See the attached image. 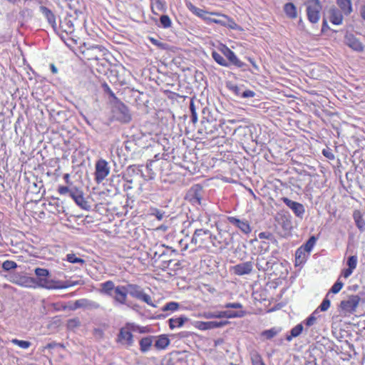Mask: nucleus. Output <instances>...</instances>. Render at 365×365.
<instances>
[{"instance_id": "f257e3e1", "label": "nucleus", "mask_w": 365, "mask_h": 365, "mask_svg": "<svg viewBox=\"0 0 365 365\" xmlns=\"http://www.w3.org/2000/svg\"><path fill=\"white\" fill-rule=\"evenodd\" d=\"M210 242H212V246L219 249L227 246L226 240H217V236H215L210 230L206 229L196 230L191 240L192 244L198 250L207 249Z\"/></svg>"}, {"instance_id": "f03ea898", "label": "nucleus", "mask_w": 365, "mask_h": 365, "mask_svg": "<svg viewBox=\"0 0 365 365\" xmlns=\"http://www.w3.org/2000/svg\"><path fill=\"white\" fill-rule=\"evenodd\" d=\"M35 274L36 275V278H34V287H41L46 289H63L67 288L68 287L72 286L73 284H71L69 281L65 282H54L53 280H50L48 277L50 275L49 271L44 268H36L35 269Z\"/></svg>"}, {"instance_id": "7ed1b4c3", "label": "nucleus", "mask_w": 365, "mask_h": 365, "mask_svg": "<svg viewBox=\"0 0 365 365\" xmlns=\"http://www.w3.org/2000/svg\"><path fill=\"white\" fill-rule=\"evenodd\" d=\"M86 8L83 9H75L73 14L67 13L66 16L60 20L59 29L66 34H72L75 31V21H76L79 16H81L84 26H86V20L85 19Z\"/></svg>"}, {"instance_id": "20e7f679", "label": "nucleus", "mask_w": 365, "mask_h": 365, "mask_svg": "<svg viewBox=\"0 0 365 365\" xmlns=\"http://www.w3.org/2000/svg\"><path fill=\"white\" fill-rule=\"evenodd\" d=\"M322 5L319 0H307L306 3V14L308 21L312 24L319 22L321 17Z\"/></svg>"}, {"instance_id": "39448f33", "label": "nucleus", "mask_w": 365, "mask_h": 365, "mask_svg": "<svg viewBox=\"0 0 365 365\" xmlns=\"http://www.w3.org/2000/svg\"><path fill=\"white\" fill-rule=\"evenodd\" d=\"M135 331V325L127 324L125 327L120 328L117 336V342L120 343L122 346L130 347L133 344V331Z\"/></svg>"}, {"instance_id": "423d86ee", "label": "nucleus", "mask_w": 365, "mask_h": 365, "mask_svg": "<svg viewBox=\"0 0 365 365\" xmlns=\"http://www.w3.org/2000/svg\"><path fill=\"white\" fill-rule=\"evenodd\" d=\"M210 16H215L217 18H211L210 24H216L234 30L239 29V26L236 24L235 21L227 15L222 14V13H217V11H213L212 13H210Z\"/></svg>"}, {"instance_id": "0eeeda50", "label": "nucleus", "mask_w": 365, "mask_h": 365, "mask_svg": "<svg viewBox=\"0 0 365 365\" xmlns=\"http://www.w3.org/2000/svg\"><path fill=\"white\" fill-rule=\"evenodd\" d=\"M127 288L128 294L133 298L143 301L151 307H155L152 297L149 294H145L140 286L137 284H128Z\"/></svg>"}, {"instance_id": "6e6552de", "label": "nucleus", "mask_w": 365, "mask_h": 365, "mask_svg": "<svg viewBox=\"0 0 365 365\" xmlns=\"http://www.w3.org/2000/svg\"><path fill=\"white\" fill-rule=\"evenodd\" d=\"M203 192L202 186L198 184L194 185L187 192L185 199L192 205H202Z\"/></svg>"}, {"instance_id": "1a4fd4ad", "label": "nucleus", "mask_w": 365, "mask_h": 365, "mask_svg": "<svg viewBox=\"0 0 365 365\" xmlns=\"http://www.w3.org/2000/svg\"><path fill=\"white\" fill-rule=\"evenodd\" d=\"M4 277L11 283L24 287H34V277L21 275L19 273H14Z\"/></svg>"}, {"instance_id": "9d476101", "label": "nucleus", "mask_w": 365, "mask_h": 365, "mask_svg": "<svg viewBox=\"0 0 365 365\" xmlns=\"http://www.w3.org/2000/svg\"><path fill=\"white\" fill-rule=\"evenodd\" d=\"M217 126L216 122L210 121L208 120H202L201 126L199 129V133L202 135H206L207 137L210 136L212 140L218 138V135L216 134L217 131Z\"/></svg>"}, {"instance_id": "9b49d317", "label": "nucleus", "mask_w": 365, "mask_h": 365, "mask_svg": "<svg viewBox=\"0 0 365 365\" xmlns=\"http://www.w3.org/2000/svg\"><path fill=\"white\" fill-rule=\"evenodd\" d=\"M110 168L106 160H99L96 164L95 180L98 183L102 182L109 175Z\"/></svg>"}, {"instance_id": "f8f14e48", "label": "nucleus", "mask_w": 365, "mask_h": 365, "mask_svg": "<svg viewBox=\"0 0 365 365\" xmlns=\"http://www.w3.org/2000/svg\"><path fill=\"white\" fill-rule=\"evenodd\" d=\"M344 43L346 46L356 52L361 53L364 51V46L361 41L353 34H347L344 36Z\"/></svg>"}, {"instance_id": "ddd939ff", "label": "nucleus", "mask_w": 365, "mask_h": 365, "mask_svg": "<svg viewBox=\"0 0 365 365\" xmlns=\"http://www.w3.org/2000/svg\"><path fill=\"white\" fill-rule=\"evenodd\" d=\"M283 202L292 210L294 215L299 218H303L304 215V205L301 202L293 201L288 197H284L282 198Z\"/></svg>"}, {"instance_id": "4468645a", "label": "nucleus", "mask_w": 365, "mask_h": 365, "mask_svg": "<svg viewBox=\"0 0 365 365\" xmlns=\"http://www.w3.org/2000/svg\"><path fill=\"white\" fill-rule=\"evenodd\" d=\"M360 298L357 295H352L346 300H342L340 302V307L344 312L354 313L359 305Z\"/></svg>"}, {"instance_id": "2eb2a0df", "label": "nucleus", "mask_w": 365, "mask_h": 365, "mask_svg": "<svg viewBox=\"0 0 365 365\" xmlns=\"http://www.w3.org/2000/svg\"><path fill=\"white\" fill-rule=\"evenodd\" d=\"M116 102L118 112V119L124 123H130L132 120V115L130 113L129 108L119 99L116 101Z\"/></svg>"}, {"instance_id": "dca6fc26", "label": "nucleus", "mask_w": 365, "mask_h": 365, "mask_svg": "<svg viewBox=\"0 0 365 365\" xmlns=\"http://www.w3.org/2000/svg\"><path fill=\"white\" fill-rule=\"evenodd\" d=\"M227 220L244 234L248 235L252 232L251 226L247 220H241L235 217H227Z\"/></svg>"}, {"instance_id": "f3484780", "label": "nucleus", "mask_w": 365, "mask_h": 365, "mask_svg": "<svg viewBox=\"0 0 365 365\" xmlns=\"http://www.w3.org/2000/svg\"><path fill=\"white\" fill-rule=\"evenodd\" d=\"M328 17L332 24L339 26L343 24L344 16L336 6H332L328 11Z\"/></svg>"}, {"instance_id": "a211bd4d", "label": "nucleus", "mask_w": 365, "mask_h": 365, "mask_svg": "<svg viewBox=\"0 0 365 365\" xmlns=\"http://www.w3.org/2000/svg\"><path fill=\"white\" fill-rule=\"evenodd\" d=\"M225 307L240 309L239 311H226L227 319L241 318L245 315V311L242 309V305L240 302H229L225 305Z\"/></svg>"}, {"instance_id": "6ab92c4d", "label": "nucleus", "mask_w": 365, "mask_h": 365, "mask_svg": "<svg viewBox=\"0 0 365 365\" xmlns=\"http://www.w3.org/2000/svg\"><path fill=\"white\" fill-rule=\"evenodd\" d=\"M337 8L346 17L349 16L354 11V6L351 0H335Z\"/></svg>"}, {"instance_id": "aec40b11", "label": "nucleus", "mask_w": 365, "mask_h": 365, "mask_svg": "<svg viewBox=\"0 0 365 365\" xmlns=\"http://www.w3.org/2000/svg\"><path fill=\"white\" fill-rule=\"evenodd\" d=\"M357 264L358 257L356 255L350 256L347 258L346 265L348 267L341 271V275L344 279H347V277L352 274L354 270L356 268Z\"/></svg>"}, {"instance_id": "412c9836", "label": "nucleus", "mask_w": 365, "mask_h": 365, "mask_svg": "<svg viewBox=\"0 0 365 365\" xmlns=\"http://www.w3.org/2000/svg\"><path fill=\"white\" fill-rule=\"evenodd\" d=\"M220 51H221L222 53L228 59V61L231 63H232L240 68L244 65V63L239 60V58H237L236 54L226 46H222L220 48Z\"/></svg>"}, {"instance_id": "4be33fe9", "label": "nucleus", "mask_w": 365, "mask_h": 365, "mask_svg": "<svg viewBox=\"0 0 365 365\" xmlns=\"http://www.w3.org/2000/svg\"><path fill=\"white\" fill-rule=\"evenodd\" d=\"M253 269V264L252 262H245L235 265L232 270L237 275H243L250 274Z\"/></svg>"}, {"instance_id": "5701e85b", "label": "nucleus", "mask_w": 365, "mask_h": 365, "mask_svg": "<svg viewBox=\"0 0 365 365\" xmlns=\"http://www.w3.org/2000/svg\"><path fill=\"white\" fill-rule=\"evenodd\" d=\"M170 344V339L167 334H160L155 336L154 347L158 351L165 350Z\"/></svg>"}, {"instance_id": "b1692460", "label": "nucleus", "mask_w": 365, "mask_h": 365, "mask_svg": "<svg viewBox=\"0 0 365 365\" xmlns=\"http://www.w3.org/2000/svg\"><path fill=\"white\" fill-rule=\"evenodd\" d=\"M128 294L127 286H118L114 289V299L120 304H125Z\"/></svg>"}, {"instance_id": "393cba45", "label": "nucleus", "mask_w": 365, "mask_h": 365, "mask_svg": "<svg viewBox=\"0 0 365 365\" xmlns=\"http://www.w3.org/2000/svg\"><path fill=\"white\" fill-rule=\"evenodd\" d=\"M39 9L47 19L48 23L52 26L53 29L57 31L58 26L56 22V16L51 10L44 6H41Z\"/></svg>"}, {"instance_id": "a878e982", "label": "nucleus", "mask_w": 365, "mask_h": 365, "mask_svg": "<svg viewBox=\"0 0 365 365\" xmlns=\"http://www.w3.org/2000/svg\"><path fill=\"white\" fill-rule=\"evenodd\" d=\"M150 8L152 13L158 16L159 12H165L167 3L165 0H150Z\"/></svg>"}, {"instance_id": "bb28decb", "label": "nucleus", "mask_w": 365, "mask_h": 365, "mask_svg": "<svg viewBox=\"0 0 365 365\" xmlns=\"http://www.w3.org/2000/svg\"><path fill=\"white\" fill-rule=\"evenodd\" d=\"M283 9L285 15L290 19H296L298 17L297 8L292 2H287L284 4Z\"/></svg>"}, {"instance_id": "cd10ccee", "label": "nucleus", "mask_w": 365, "mask_h": 365, "mask_svg": "<svg viewBox=\"0 0 365 365\" xmlns=\"http://www.w3.org/2000/svg\"><path fill=\"white\" fill-rule=\"evenodd\" d=\"M79 58L85 64H87L91 59V50L87 47L86 43L79 47Z\"/></svg>"}, {"instance_id": "c85d7f7f", "label": "nucleus", "mask_w": 365, "mask_h": 365, "mask_svg": "<svg viewBox=\"0 0 365 365\" xmlns=\"http://www.w3.org/2000/svg\"><path fill=\"white\" fill-rule=\"evenodd\" d=\"M353 218L358 229L361 231H364L365 229V221L361 211L360 210H354L353 212Z\"/></svg>"}, {"instance_id": "c756f323", "label": "nucleus", "mask_w": 365, "mask_h": 365, "mask_svg": "<svg viewBox=\"0 0 365 365\" xmlns=\"http://www.w3.org/2000/svg\"><path fill=\"white\" fill-rule=\"evenodd\" d=\"M153 336H148L140 339L139 344L141 352L146 353L150 351L153 344Z\"/></svg>"}, {"instance_id": "7c9ffc66", "label": "nucleus", "mask_w": 365, "mask_h": 365, "mask_svg": "<svg viewBox=\"0 0 365 365\" xmlns=\"http://www.w3.org/2000/svg\"><path fill=\"white\" fill-rule=\"evenodd\" d=\"M309 255V253L305 251L304 248L300 247L297 249L295 253V264L301 265L304 264Z\"/></svg>"}, {"instance_id": "2f4dec72", "label": "nucleus", "mask_w": 365, "mask_h": 365, "mask_svg": "<svg viewBox=\"0 0 365 365\" xmlns=\"http://www.w3.org/2000/svg\"><path fill=\"white\" fill-rule=\"evenodd\" d=\"M71 197L73 198L75 202L83 209H88L90 207L88 202L84 200L81 195L76 194L75 192H71Z\"/></svg>"}, {"instance_id": "473e14b6", "label": "nucleus", "mask_w": 365, "mask_h": 365, "mask_svg": "<svg viewBox=\"0 0 365 365\" xmlns=\"http://www.w3.org/2000/svg\"><path fill=\"white\" fill-rule=\"evenodd\" d=\"M187 320V319L185 317L171 318L169 320L170 328L174 329L175 328L181 327Z\"/></svg>"}, {"instance_id": "72a5a7b5", "label": "nucleus", "mask_w": 365, "mask_h": 365, "mask_svg": "<svg viewBox=\"0 0 365 365\" xmlns=\"http://www.w3.org/2000/svg\"><path fill=\"white\" fill-rule=\"evenodd\" d=\"M302 331H303V325L302 324H299L291 329L290 334L287 335L286 339L289 341L294 337L299 336Z\"/></svg>"}, {"instance_id": "f704fd0d", "label": "nucleus", "mask_w": 365, "mask_h": 365, "mask_svg": "<svg viewBox=\"0 0 365 365\" xmlns=\"http://www.w3.org/2000/svg\"><path fill=\"white\" fill-rule=\"evenodd\" d=\"M317 240V237L314 235L311 236L305 242V244H302L301 246L305 251H307L309 254L312 250L314 247L316 245Z\"/></svg>"}, {"instance_id": "c9c22d12", "label": "nucleus", "mask_w": 365, "mask_h": 365, "mask_svg": "<svg viewBox=\"0 0 365 365\" xmlns=\"http://www.w3.org/2000/svg\"><path fill=\"white\" fill-rule=\"evenodd\" d=\"M252 365H266L262 356L257 351H252L250 354Z\"/></svg>"}, {"instance_id": "e433bc0d", "label": "nucleus", "mask_w": 365, "mask_h": 365, "mask_svg": "<svg viewBox=\"0 0 365 365\" xmlns=\"http://www.w3.org/2000/svg\"><path fill=\"white\" fill-rule=\"evenodd\" d=\"M212 58L216 63L222 66H228L229 63L223 58V56L217 51H212L211 53Z\"/></svg>"}, {"instance_id": "4c0bfd02", "label": "nucleus", "mask_w": 365, "mask_h": 365, "mask_svg": "<svg viewBox=\"0 0 365 365\" xmlns=\"http://www.w3.org/2000/svg\"><path fill=\"white\" fill-rule=\"evenodd\" d=\"M318 314V312H317V309H315L312 314L309 316L304 322V324L306 327H311L312 325H314L316 322H317V315Z\"/></svg>"}, {"instance_id": "58836bf2", "label": "nucleus", "mask_w": 365, "mask_h": 365, "mask_svg": "<svg viewBox=\"0 0 365 365\" xmlns=\"http://www.w3.org/2000/svg\"><path fill=\"white\" fill-rule=\"evenodd\" d=\"M179 308V304L175 302H170L162 308L163 312H175Z\"/></svg>"}, {"instance_id": "ea45409f", "label": "nucleus", "mask_w": 365, "mask_h": 365, "mask_svg": "<svg viewBox=\"0 0 365 365\" xmlns=\"http://www.w3.org/2000/svg\"><path fill=\"white\" fill-rule=\"evenodd\" d=\"M186 5H187V7L188 8V9L190 11H192L193 14H195V16H197L200 18L201 16H202L204 9L197 7L196 6L192 4L191 2L187 3Z\"/></svg>"}, {"instance_id": "a19ab883", "label": "nucleus", "mask_w": 365, "mask_h": 365, "mask_svg": "<svg viewBox=\"0 0 365 365\" xmlns=\"http://www.w3.org/2000/svg\"><path fill=\"white\" fill-rule=\"evenodd\" d=\"M1 267L4 271L9 272L15 269L18 265L14 261L6 260L2 263Z\"/></svg>"}, {"instance_id": "79ce46f5", "label": "nucleus", "mask_w": 365, "mask_h": 365, "mask_svg": "<svg viewBox=\"0 0 365 365\" xmlns=\"http://www.w3.org/2000/svg\"><path fill=\"white\" fill-rule=\"evenodd\" d=\"M279 332L276 328H271L269 329L264 330L262 332L261 335L267 339H272Z\"/></svg>"}, {"instance_id": "37998d69", "label": "nucleus", "mask_w": 365, "mask_h": 365, "mask_svg": "<svg viewBox=\"0 0 365 365\" xmlns=\"http://www.w3.org/2000/svg\"><path fill=\"white\" fill-rule=\"evenodd\" d=\"M66 259L69 264L79 263L82 265L84 263V260L80 257H76L75 254H68L66 255Z\"/></svg>"}, {"instance_id": "c03bdc74", "label": "nucleus", "mask_w": 365, "mask_h": 365, "mask_svg": "<svg viewBox=\"0 0 365 365\" xmlns=\"http://www.w3.org/2000/svg\"><path fill=\"white\" fill-rule=\"evenodd\" d=\"M331 302L328 299V294L327 297L323 299L321 304L316 309H317V313H319V309H320L321 312H327L328 309L330 307Z\"/></svg>"}, {"instance_id": "a18cd8bd", "label": "nucleus", "mask_w": 365, "mask_h": 365, "mask_svg": "<svg viewBox=\"0 0 365 365\" xmlns=\"http://www.w3.org/2000/svg\"><path fill=\"white\" fill-rule=\"evenodd\" d=\"M66 325L68 329L74 330L81 325V322L78 318H73L67 321Z\"/></svg>"}, {"instance_id": "49530a36", "label": "nucleus", "mask_w": 365, "mask_h": 365, "mask_svg": "<svg viewBox=\"0 0 365 365\" xmlns=\"http://www.w3.org/2000/svg\"><path fill=\"white\" fill-rule=\"evenodd\" d=\"M190 110L191 112V120L193 123H196L198 120L197 113L196 111L195 105L193 101H190Z\"/></svg>"}, {"instance_id": "de8ad7c7", "label": "nucleus", "mask_w": 365, "mask_h": 365, "mask_svg": "<svg viewBox=\"0 0 365 365\" xmlns=\"http://www.w3.org/2000/svg\"><path fill=\"white\" fill-rule=\"evenodd\" d=\"M160 21L164 29H168L172 26V20L168 15L161 16Z\"/></svg>"}, {"instance_id": "09e8293b", "label": "nucleus", "mask_w": 365, "mask_h": 365, "mask_svg": "<svg viewBox=\"0 0 365 365\" xmlns=\"http://www.w3.org/2000/svg\"><path fill=\"white\" fill-rule=\"evenodd\" d=\"M11 343L18 345L22 349H28L31 345V343L29 341L19 340L17 339H13Z\"/></svg>"}, {"instance_id": "8fccbe9b", "label": "nucleus", "mask_w": 365, "mask_h": 365, "mask_svg": "<svg viewBox=\"0 0 365 365\" xmlns=\"http://www.w3.org/2000/svg\"><path fill=\"white\" fill-rule=\"evenodd\" d=\"M102 290L107 293L110 294V291L114 290V284L111 281L106 282L101 284Z\"/></svg>"}, {"instance_id": "3c124183", "label": "nucleus", "mask_w": 365, "mask_h": 365, "mask_svg": "<svg viewBox=\"0 0 365 365\" xmlns=\"http://www.w3.org/2000/svg\"><path fill=\"white\" fill-rule=\"evenodd\" d=\"M228 322H208L205 323V329H213L226 325Z\"/></svg>"}, {"instance_id": "603ef678", "label": "nucleus", "mask_w": 365, "mask_h": 365, "mask_svg": "<svg viewBox=\"0 0 365 365\" xmlns=\"http://www.w3.org/2000/svg\"><path fill=\"white\" fill-rule=\"evenodd\" d=\"M344 283L338 279L330 289V292L337 294L343 287Z\"/></svg>"}, {"instance_id": "864d4df0", "label": "nucleus", "mask_w": 365, "mask_h": 365, "mask_svg": "<svg viewBox=\"0 0 365 365\" xmlns=\"http://www.w3.org/2000/svg\"><path fill=\"white\" fill-rule=\"evenodd\" d=\"M102 86L104 89V91L110 96V98H111L113 100H114L115 101L118 100V98L115 96L114 93L110 90V88H109V86H108V84L106 83H103Z\"/></svg>"}, {"instance_id": "5fc2aeb1", "label": "nucleus", "mask_w": 365, "mask_h": 365, "mask_svg": "<svg viewBox=\"0 0 365 365\" xmlns=\"http://www.w3.org/2000/svg\"><path fill=\"white\" fill-rule=\"evenodd\" d=\"M322 154L329 160H334V154L330 148L324 149L322 150Z\"/></svg>"}, {"instance_id": "6e6d98bb", "label": "nucleus", "mask_w": 365, "mask_h": 365, "mask_svg": "<svg viewBox=\"0 0 365 365\" xmlns=\"http://www.w3.org/2000/svg\"><path fill=\"white\" fill-rule=\"evenodd\" d=\"M209 318H227V312L226 311H219L216 312L215 314H209Z\"/></svg>"}, {"instance_id": "4d7b16f0", "label": "nucleus", "mask_w": 365, "mask_h": 365, "mask_svg": "<svg viewBox=\"0 0 365 365\" xmlns=\"http://www.w3.org/2000/svg\"><path fill=\"white\" fill-rule=\"evenodd\" d=\"M58 192L61 195H66L68 194L71 197V192H74L73 191L71 190L68 187L66 186H60L58 189Z\"/></svg>"}, {"instance_id": "13d9d810", "label": "nucleus", "mask_w": 365, "mask_h": 365, "mask_svg": "<svg viewBox=\"0 0 365 365\" xmlns=\"http://www.w3.org/2000/svg\"><path fill=\"white\" fill-rule=\"evenodd\" d=\"M212 11H207L206 10H203L202 16L200 18L203 20H205V22L210 24V20L211 19L210 14H212Z\"/></svg>"}, {"instance_id": "bf43d9fd", "label": "nucleus", "mask_w": 365, "mask_h": 365, "mask_svg": "<svg viewBox=\"0 0 365 365\" xmlns=\"http://www.w3.org/2000/svg\"><path fill=\"white\" fill-rule=\"evenodd\" d=\"M93 334L95 336V337H96L97 339H101L104 336V331L103 329H96L93 332Z\"/></svg>"}, {"instance_id": "052dcab7", "label": "nucleus", "mask_w": 365, "mask_h": 365, "mask_svg": "<svg viewBox=\"0 0 365 365\" xmlns=\"http://www.w3.org/2000/svg\"><path fill=\"white\" fill-rule=\"evenodd\" d=\"M255 96V93L250 90H247L242 92L241 97L242 98H252Z\"/></svg>"}, {"instance_id": "680f3d73", "label": "nucleus", "mask_w": 365, "mask_h": 365, "mask_svg": "<svg viewBox=\"0 0 365 365\" xmlns=\"http://www.w3.org/2000/svg\"><path fill=\"white\" fill-rule=\"evenodd\" d=\"M135 331H139L140 333H147L149 331V329L147 327L135 326Z\"/></svg>"}, {"instance_id": "e2e57ef3", "label": "nucleus", "mask_w": 365, "mask_h": 365, "mask_svg": "<svg viewBox=\"0 0 365 365\" xmlns=\"http://www.w3.org/2000/svg\"><path fill=\"white\" fill-rule=\"evenodd\" d=\"M359 15L361 19L365 21V3L363 4L359 9Z\"/></svg>"}, {"instance_id": "0e129e2a", "label": "nucleus", "mask_w": 365, "mask_h": 365, "mask_svg": "<svg viewBox=\"0 0 365 365\" xmlns=\"http://www.w3.org/2000/svg\"><path fill=\"white\" fill-rule=\"evenodd\" d=\"M57 346H62V345L61 344L53 341V342L48 343L45 346V349H54L55 347H57Z\"/></svg>"}, {"instance_id": "69168bd1", "label": "nucleus", "mask_w": 365, "mask_h": 365, "mask_svg": "<svg viewBox=\"0 0 365 365\" xmlns=\"http://www.w3.org/2000/svg\"><path fill=\"white\" fill-rule=\"evenodd\" d=\"M101 49H100V47H93V59H95L97 61L101 60V58H99L98 56H94V53H96V52H101Z\"/></svg>"}, {"instance_id": "338daca9", "label": "nucleus", "mask_w": 365, "mask_h": 365, "mask_svg": "<svg viewBox=\"0 0 365 365\" xmlns=\"http://www.w3.org/2000/svg\"><path fill=\"white\" fill-rule=\"evenodd\" d=\"M259 237L260 239H269L270 238V233H267L265 232H260L259 234Z\"/></svg>"}, {"instance_id": "774afa93", "label": "nucleus", "mask_w": 365, "mask_h": 365, "mask_svg": "<svg viewBox=\"0 0 365 365\" xmlns=\"http://www.w3.org/2000/svg\"><path fill=\"white\" fill-rule=\"evenodd\" d=\"M149 41L156 46H160L161 45V43L158 39L153 37H149Z\"/></svg>"}]
</instances>
